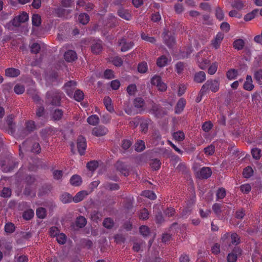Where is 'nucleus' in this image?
Here are the masks:
<instances>
[{
  "label": "nucleus",
  "instance_id": "1",
  "mask_svg": "<svg viewBox=\"0 0 262 262\" xmlns=\"http://www.w3.org/2000/svg\"><path fill=\"white\" fill-rule=\"evenodd\" d=\"M62 94L57 91L50 92L47 94L48 101L52 105H58L60 103Z\"/></svg>",
  "mask_w": 262,
  "mask_h": 262
},
{
  "label": "nucleus",
  "instance_id": "2",
  "mask_svg": "<svg viewBox=\"0 0 262 262\" xmlns=\"http://www.w3.org/2000/svg\"><path fill=\"white\" fill-rule=\"evenodd\" d=\"M151 83L155 85L160 91H164L166 90L167 86L166 84L162 82L160 76L155 75L151 79Z\"/></svg>",
  "mask_w": 262,
  "mask_h": 262
},
{
  "label": "nucleus",
  "instance_id": "3",
  "mask_svg": "<svg viewBox=\"0 0 262 262\" xmlns=\"http://www.w3.org/2000/svg\"><path fill=\"white\" fill-rule=\"evenodd\" d=\"M29 19V16L27 13L23 12L20 15L16 16L12 21L13 26L18 27L20 23H23L27 21Z\"/></svg>",
  "mask_w": 262,
  "mask_h": 262
},
{
  "label": "nucleus",
  "instance_id": "4",
  "mask_svg": "<svg viewBox=\"0 0 262 262\" xmlns=\"http://www.w3.org/2000/svg\"><path fill=\"white\" fill-rule=\"evenodd\" d=\"M77 149L80 155H82L86 147V140L82 136L78 137L77 141Z\"/></svg>",
  "mask_w": 262,
  "mask_h": 262
},
{
  "label": "nucleus",
  "instance_id": "5",
  "mask_svg": "<svg viewBox=\"0 0 262 262\" xmlns=\"http://www.w3.org/2000/svg\"><path fill=\"white\" fill-rule=\"evenodd\" d=\"M212 174V170L210 167H203L197 172V176L201 179H207Z\"/></svg>",
  "mask_w": 262,
  "mask_h": 262
},
{
  "label": "nucleus",
  "instance_id": "6",
  "mask_svg": "<svg viewBox=\"0 0 262 262\" xmlns=\"http://www.w3.org/2000/svg\"><path fill=\"white\" fill-rule=\"evenodd\" d=\"M119 46L121 47V51L122 52H126L133 48L134 44L132 41H126L125 39H121L119 42Z\"/></svg>",
  "mask_w": 262,
  "mask_h": 262
},
{
  "label": "nucleus",
  "instance_id": "7",
  "mask_svg": "<svg viewBox=\"0 0 262 262\" xmlns=\"http://www.w3.org/2000/svg\"><path fill=\"white\" fill-rule=\"evenodd\" d=\"M151 121L149 119H141L138 123H140V131L146 134L148 129V126L151 124Z\"/></svg>",
  "mask_w": 262,
  "mask_h": 262
},
{
  "label": "nucleus",
  "instance_id": "8",
  "mask_svg": "<svg viewBox=\"0 0 262 262\" xmlns=\"http://www.w3.org/2000/svg\"><path fill=\"white\" fill-rule=\"evenodd\" d=\"M108 132V129L104 126H99L95 127L92 130V134L94 136L100 137L106 135Z\"/></svg>",
  "mask_w": 262,
  "mask_h": 262
},
{
  "label": "nucleus",
  "instance_id": "9",
  "mask_svg": "<svg viewBox=\"0 0 262 262\" xmlns=\"http://www.w3.org/2000/svg\"><path fill=\"white\" fill-rule=\"evenodd\" d=\"M220 243L223 248H226L230 246V234L229 233H225L223 234L221 236Z\"/></svg>",
  "mask_w": 262,
  "mask_h": 262
},
{
  "label": "nucleus",
  "instance_id": "10",
  "mask_svg": "<svg viewBox=\"0 0 262 262\" xmlns=\"http://www.w3.org/2000/svg\"><path fill=\"white\" fill-rule=\"evenodd\" d=\"M224 37V34L222 33H218L212 41V45L215 49H218L220 44Z\"/></svg>",
  "mask_w": 262,
  "mask_h": 262
},
{
  "label": "nucleus",
  "instance_id": "11",
  "mask_svg": "<svg viewBox=\"0 0 262 262\" xmlns=\"http://www.w3.org/2000/svg\"><path fill=\"white\" fill-rule=\"evenodd\" d=\"M171 61L170 58H168L165 55H162L157 60V65L160 68L166 66Z\"/></svg>",
  "mask_w": 262,
  "mask_h": 262
},
{
  "label": "nucleus",
  "instance_id": "12",
  "mask_svg": "<svg viewBox=\"0 0 262 262\" xmlns=\"http://www.w3.org/2000/svg\"><path fill=\"white\" fill-rule=\"evenodd\" d=\"M65 60L68 62H72L77 59V54L73 50H69L64 54Z\"/></svg>",
  "mask_w": 262,
  "mask_h": 262
},
{
  "label": "nucleus",
  "instance_id": "13",
  "mask_svg": "<svg viewBox=\"0 0 262 262\" xmlns=\"http://www.w3.org/2000/svg\"><path fill=\"white\" fill-rule=\"evenodd\" d=\"M197 61L199 67L202 69H205L210 64V60L208 57L200 58V55L198 56Z\"/></svg>",
  "mask_w": 262,
  "mask_h": 262
},
{
  "label": "nucleus",
  "instance_id": "14",
  "mask_svg": "<svg viewBox=\"0 0 262 262\" xmlns=\"http://www.w3.org/2000/svg\"><path fill=\"white\" fill-rule=\"evenodd\" d=\"M116 167L117 169L120 171L124 176H126L128 174V168L122 162H117L116 164Z\"/></svg>",
  "mask_w": 262,
  "mask_h": 262
},
{
  "label": "nucleus",
  "instance_id": "15",
  "mask_svg": "<svg viewBox=\"0 0 262 262\" xmlns=\"http://www.w3.org/2000/svg\"><path fill=\"white\" fill-rule=\"evenodd\" d=\"M241 254V250L239 249L234 250L233 252L229 253L227 256L228 262H236L238 254Z\"/></svg>",
  "mask_w": 262,
  "mask_h": 262
},
{
  "label": "nucleus",
  "instance_id": "16",
  "mask_svg": "<svg viewBox=\"0 0 262 262\" xmlns=\"http://www.w3.org/2000/svg\"><path fill=\"white\" fill-rule=\"evenodd\" d=\"M6 75L10 77H15L20 74L19 70L14 68H8L6 70Z\"/></svg>",
  "mask_w": 262,
  "mask_h": 262
},
{
  "label": "nucleus",
  "instance_id": "17",
  "mask_svg": "<svg viewBox=\"0 0 262 262\" xmlns=\"http://www.w3.org/2000/svg\"><path fill=\"white\" fill-rule=\"evenodd\" d=\"M254 88L252 84V77L250 75H247L246 77V81L244 84V88L247 91H251Z\"/></svg>",
  "mask_w": 262,
  "mask_h": 262
},
{
  "label": "nucleus",
  "instance_id": "18",
  "mask_svg": "<svg viewBox=\"0 0 262 262\" xmlns=\"http://www.w3.org/2000/svg\"><path fill=\"white\" fill-rule=\"evenodd\" d=\"M88 195L86 191H81L78 192L74 197L73 198V201L75 203H78L82 200Z\"/></svg>",
  "mask_w": 262,
  "mask_h": 262
},
{
  "label": "nucleus",
  "instance_id": "19",
  "mask_svg": "<svg viewBox=\"0 0 262 262\" xmlns=\"http://www.w3.org/2000/svg\"><path fill=\"white\" fill-rule=\"evenodd\" d=\"M186 103V100L184 98H181L177 103L176 107L175 112L177 114L180 113L184 109Z\"/></svg>",
  "mask_w": 262,
  "mask_h": 262
},
{
  "label": "nucleus",
  "instance_id": "20",
  "mask_svg": "<svg viewBox=\"0 0 262 262\" xmlns=\"http://www.w3.org/2000/svg\"><path fill=\"white\" fill-rule=\"evenodd\" d=\"M207 82H209L208 87L212 92H216L219 89V83L217 80H208Z\"/></svg>",
  "mask_w": 262,
  "mask_h": 262
},
{
  "label": "nucleus",
  "instance_id": "21",
  "mask_svg": "<svg viewBox=\"0 0 262 262\" xmlns=\"http://www.w3.org/2000/svg\"><path fill=\"white\" fill-rule=\"evenodd\" d=\"M118 14L120 17L127 20H130L131 18V15L129 12L123 9L118 10Z\"/></svg>",
  "mask_w": 262,
  "mask_h": 262
},
{
  "label": "nucleus",
  "instance_id": "22",
  "mask_svg": "<svg viewBox=\"0 0 262 262\" xmlns=\"http://www.w3.org/2000/svg\"><path fill=\"white\" fill-rule=\"evenodd\" d=\"M70 183L73 186H78L81 185L82 180L79 176L75 174L71 177L70 179Z\"/></svg>",
  "mask_w": 262,
  "mask_h": 262
},
{
  "label": "nucleus",
  "instance_id": "23",
  "mask_svg": "<svg viewBox=\"0 0 262 262\" xmlns=\"http://www.w3.org/2000/svg\"><path fill=\"white\" fill-rule=\"evenodd\" d=\"M87 122L89 124L94 126L99 122V118L97 115H93L88 118Z\"/></svg>",
  "mask_w": 262,
  "mask_h": 262
},
{
  "label": "nucleus",
  "instance_id": "24",
  "mask_svg": "<svg viewBox=\"0 0 262 262\" xmlns=\"http://www.w3.org/2000/svg\"><path fill=\"white\" fill-rule=\"evenodd\" d=\"M206 78V74L203 71H200L195 74L194 80L198 83L203 82Z\"/></svg>",
  "mask_w": 262,
  "mask_h": 262
},
{
  "label": "nucleus",
  "instance_id": "25",
  "mask_svg": "<svg viewBox=\"0 0 262 262\" xmlns=\"http://www.w3.org/2000/svg\"><path fill=\"white\" fill-rule=\"evenodd\" d=\"M102 50V43L101 41L99 40L96 43L93 45L92 46V51L93 53L96 54L99 53Z\"/></svg>",
  "mask_w": 262,
  "mask_h": 262
},
{
  "label": "nucleus",
  "instance_id": "26",
  "mask_svg": "<svg viewBox=\"0 0 262 262\" xmlns=\"http://www.w3.org/2000/svg\"><path fill=\"white\" fill-rule=\"evenodd\" d=\"M86 224V220L85 217L83 216H79L77 218L75 225L78 228H82L85 226Z\"/></svg>",
  "mask_w": 262,
  "mask_h": 262
},
{
  "label": "nucleus",
  "instance_id": "27",
  "mask_svg": "<svg viewBox=\"0 0 262 262\" xmlns=\"http://www.w3.org/2000/svg\"><path fill=\"white\" fill-rule=\"evenodd\" d=\"M173 138L177 141H182L185 138L184 133L182 131H178L172 135Z\"/></svg>",
  "mask_w": 262,
  "mask_h": 262
},
{
  "label": "nucleus",
  "instance_id": "28",
  "mask_svg": "<svg viewBox=\"0 0 262 262\" xmlns=\"http://www.w3.org/2000/svg\"><path fill=\"white\" fill-rule=\"evenodd\" d=\"M60 200L63 203H69L73 201V198L69 193H64L61 195Z\"/></svg>",
  "mask_w": 262,
  "mask_h": 262
},
{
  "label": "nucleus",
  "instance_id": "29",
  "mask_svg": "<svg viewBox=\"0 0 262 262\" xmlns=\"http://www.w3.org/2000/svg\"><path fill=\"white\" fill-rule=\"evenodd\" d=\"M78 20L80 23L85 25L89 21L90 17L85 13H81L79 15Z\"/></svg>",
  "mask_w": 262,
  "mask_h": 262
},
{
  "label": "nucleus",
  "instance_id": "30",
  "mask_svg": "<svg viewBox=\"0 0 262 262\" xmlns=\"http://www.w3.org/2000/svg\"><path fill=\"white\" fill-rule=\"evenodd\" d=\"M112 100L111 99L108 97H105L104 99V104L106 107V108L107 110L108 111L110 112H112L113 111L114 108L113 106L112 105Z\"/></svg>",
  "mask_w": 262,
  "mask_h": 262
},
{
  "label": "nucleus",
  "instance_id": "31",
  "mask_svg": "<svg viewBox=\"0 0 262 262\" xmlns=\"http://www.w3.org/2000/svg\"><path fill=\"white\" fill-rule=\"evenodd\" d=\"M245 45L244 41L242 39H238L235 40L233 42V47L238 50H242Z\"/></svg>",
  "mask_w": 262,
  "mask_h": 262
},
{
  "label": "nucleus",
  "instance_id": "32",
  "mask_svg": "<svg viewBox=\"0 0 262 262\" xmlns=\"http://www.w3.org/2000/svg\"><path fill=\"white\" fill-rule=\"evenodd\" d=\"M150 165L153 170H158L160 168L161 163L157 159H152L150 162Z\"/></svg>",
  "mask_w": 262,
  "mask_h": 262
},
{
  "label": "nucleus",
  "instance_id": "33",
  "mask_svg": "<svg viewBox=\"0 0 262 262\" xmlns=\"http://www.w3.org/2000/svg\"><path fill=\"white\" fill-rule=\"evenodd\" d=\"M238 75L237 71L235 69H230L227 73V77L230 80H233L236 78Z\"/></svg>",
  "mask_w": 262,
  "mask_h": 262
},
{
  "label": "nucleus",
  "instance_id": "34",
  "mask_svg": "<svg viewBox=\"0 0 262 262\" xmlns=\"http://www.w3.org/2000/svg\"><path fill=\"white\" fill-rule=\"evenodd\" d=\"M32 22L33 26H39L41 24V17L38 14H33L32 17Z\"/></svg>",
  "mask_w": 262,
  "mask_h": 262
},
{
  "label": "nucleus",
  "instance_id": "35",
  "mask_svg": "<svg viewBox=\"0 0 262 262\" xmlns=\"http://www.w3.org/2000/svg\"><path fill=\"white\" fill-rule=\"evenodd\" d=\"M230 244L234 245H237L239 243V238L238 235L235 233L230 234Z\"/></svg>",
  "mask_w": 262,
  "mask_h": 262
},
{
  "label": "nucleus",
  "instance_id": "36",
  "mask_svg": "<svg viewBox=\"0 0 262 262\" xmlns=\"http://www.w3.org/2000/svg\"><path fill=\"white\" fill-rule=\"evenodd\" d=\"M253 173V170L252 168L250 166H248V167H246L244 169L243 172V176L245 178H250L251 176H252Z\"/></svg>",
  "mask_w": 262,
  "mask_h": 262
},
{
  "label": "nucleus",
  "instance_id": "37",
  "mask_svg": "<svg viewBox=\"0 0 262 262\" xmlns=\"http://www.w3.org/2000/svg\"><path fill=\"white\" fill-rule=\"evenodd\" d=\"M145 148V143L142 140L138 141L135 144V150L137 151H142Z\"/></svg>",
  "mask_w": 262,
  "mask_h": 262
},
{
  "label": "nucleus",
  "instance_id": "38",
  "mask_svg": "<svg viewBox=\"0 0 262 262\" xmlns=\"http://www.w3.org/2000/svg\"><path fill=\"white\" fill-rule=\"evenodd\" d=\"M63 116V112L61 110L57 109L54 111L52 114L53 118L55 120H58L61 118Z\"/></svg>",
  "mask_w": 262,
  "mask_h": 262
},
{
  "label": "nucleus",
  "instance_id": "39",
  "mask_svg": "<svg viewBox=\"0 0 262 262\" xmlns=\"http://www.w3.org/2000/svg\"><path fill=\"white\" fill-rule=\"evenodd\" d=\"M83 97L84 94L81 91L77 90L75 91L74 98L76 101H80L83 99Z\"/></svg>",
  "mask_w": 262,
  "mask_h": 262
},
{
  "label": "nucleus",
  "instance_id": "40",
  "mask_svg": "<svg viewBox=\"0 0 262 262\" xmlns=\"http://www.w3.org/2000/svg\"><path fill=\"white\" fill-rule=\"evenodd\" d=\"M34 215V211L32 209H29L23 213V218L26 220H30Z\"/></svg>",
  "mask_w": 262,
  "mask_h": 262
},
{
  "label": "nucleus",
  "instance_id": "41",
  "mask_svg": "<svg viewBox=\"0 0 262 262\" xmlns=\"http://www.w3.org/2000/svg\"><path fill=\"white\" fill-rule=\"evenodd\" d=\"M142 195L151 200H154L156 198V194L151 191L146 190L142 192Z\"/></svg>",
  "mask_w": 262,
  "mask_h": 262
},
{
  "label": "nucleus",
  "instance_id": "42",
  "mask_svg": "<svg viewBox=\"0 0 262 262\" xmlns=\"http://www.w3.org/2000/svg\"><path fill=\"white\" fill-rule=\"evenodd\" d=\"M11 194V190L10 188L4 187L1 192V196L4 198L10 197Z\"/></svg>",
  "mask_w": 262,
  "mask_h": 262
},
{
  "label": "nucleus",
  "instance_id": "43",
  "mask_svg": "<svg viewBox=\"0 0 262 262\" xmlns=\"http://www.w3.org/2000/svg\"><path fill=\"white\" fill-rule=\"evenodd\" d=\"M232 6L237 10H241L244 7V4L241 0H235L232 4Z\"/></svg>",
  "mask_w": 262,
  "mask_h": 262
},
{
  "label": "nucleus",
  "instance_id": "44",
  "mask_svg": "<svg viewBox=\"0 0 262 262\" xmlns=\"http://www.w3.org/2000/svg\"><path fill=\"white\" fill-rule=\"evenodd\" d=\"M134 105L137 108H141L144 105V101L141 98H137L134 100Z\"/></svg>",
  "mask_w": 262,
  "mask_h": 262
},
{
  "label": "nucleus",
  "instance_id": "45",
  "mask_svg": "<svg viewBox=\"0 0 262 262\" xmlns=\"http://www.w3.org/2000/svg\"><path fill=\"white\" fill-rule=\"evenodd\" d=\"M36 215L40 219H43L46 215V210L45 208L40 207L36 210Z\"/></svg>",
  "mask_w": 262,
  "mask_h": 262
},
{
  "label": "nucleus",
  "instance_id": "46",
  "mask_svg": "<svg viewBox=\"0 0 262 262\" xmlns=\"http://www.w3.org/2000/svg\"><path fill=\"white\" fill-rule=\"evenodd\" d=\"M215 16L219 20H222L224 18L223 11L220 7L216 8L215 10Z\"/></svg>",
  "mask_w": 262,
  "mask_h": 262
},
{
  "label": "nucleus",
  "instance_id": "47",
  "mask_svg": "<svg viewBox=\"0 0 262 262\" xmlns=\"http://www.w3.org/2000/svg\"><path fill=\"white\" fill-rule=\"evenodd\" d=\"M104 187L110 190H116L119 188V185L116 183H106Z\"/></svg>",
  "mask_w": 262,
  "mask_h": 262
},
{
  "label": "nucleus",
  "instance_id": "48",
  "mask_svg": "<svg viewBox=\"0 0 262 262\" xmlns=\"http://www.w3.org/2000/svg\"><path fill=\"white\" fill-rule=\"evenodd\" d=\"M127 92L130 95H134L137 91L136 85L134 84H131L127 88Z\"/></svg>",
  "mask_w": 262,
  "mask_h": 262
},
{
  "label": "nucleus",
  "instance_id": "49",
  "mask_svg": "<svg viewBox=\"0 0 262 262\" xmlns=\"http://www.w3.org/2000/svg\"><path fill=\"white\" fill-rule=\"evenodd\" d=\"M56 240L60 244H63L66 243L67 238L63 233H59L56 236Z\"/></svg>",
  "mask_w": 262,
  "mask_h": 262
},
{
  "label": "nucleus",
  "instance_id": "50",
  "mask_svg": "<svg viewBox=\"0 0 262 262\" xmlns=\"http://www.w3.org/2000/svg\"><path fill=\"white\" fill-rule=\"evenodd\" d=\"M148 69L147 64L146 62H142L138 65V70L140 73H146Z\"/></svg>",
  "mask_w": 262,
  "mask_h": 262
},
{
  "label": "nucleus",
  "instance_id": "51",
  "mask_svg": "<svg viewBox=\"0 0 262 262\" xmlns=\"http://www.w3.org/2000/svg\"><path fill=\"white\" fill-rule=\"evenodd\" d=\"M149 213L147 210L145 208L143 209L140 211L139 216L140 219L146 220L148 218Z\"/></svg>",
  "mask_w": 262,
  "mask_h": 262
},
{
  "label": "nucleus",
  "instance_id": "52",
  "mask_svg": "<svg viewBox=\"0 0 262 262\" xmlns=\"http://www.w3.org/2000/svg\"><path fill=\"white\" fill-rule=\"evenodd\" d=\"M103 224L105 228H111L114 226V222L111 218H106L104 220Z\"/></svg>",
  "mask_w": 262,
  "mask_h": 262
},
{
  "label": "nucleus",
  "instance_id": "53",
  "mask_svg": "<svg viewBox=\"0 0 262 262\" xmlns=\"http://www.w3.org/2000/svg\"><path fill=\"white\" fill-rule=\"evenodd\" d=\"M204 152L207 155H212L213 154L215 151V147L212 145H210L207 147L205 148Z\"/></svg>",
  "mask_w": 262,
  "mask_h": 262
},
{
  "label": "nucleus",
  "instance_id": "54",
  "mask_svg": "<svg viewBox=\"0 0 262 262\" xmlns=\"http://www.w3.org/2000/svg\"><path fill=\"white\" fill-rule=\"evenodd\" d=\"M217 69V64L216 62L213 63L208 68V73L210 75L215 73Z\"/></svg>",
  "mask_w": 262,
  "mask_h": 262
},
{
  "label": "nucleus",
  "instance_id": "55",
  "mask_svg": "<svg viewBox=\"0 0 262 262\" xmlns=\"http://www.w3.org/2000/svg\"><path fill=\"white\" fill-rule=\"evenodd\" d=\"M251 154L255 159H259L260 157V150L258 148H255L252 149L251 150Z\"/></svg>",
  "mask_w": 262,
  "mask_h": 262
},
{
  "label": "nucleus",
  "instance_id": "56",
  "mask_svg": "<svg viewBox=\"0 0 262 262\" xmlns=\"http://www.w3.org/2000/svg\"><path fill=\"white\" fill-rule=\"evenodd\" d=\"M15 93L17 94H21L25 91V88L23 85L16 84L14 88Z\"/></svg>",
  "mask_w": 262,
  "mask_h": 262
},
{
  "label": "nucleus",
  "instance_id": "57",
  "mask_svg": "<svg viewBox=\"0 0 262 262\" xmlns=\"http://www.w3.org/2000/svg\"><path fill=\"white\" fill-rule=\"evenodd\" d=\"M35 128V125L34 121H29L26 123V129L28 132H32Z\"/></svg>",
  "mask_w": 262,
  "mask_h": 262
},
{
  "label": "nucleus",
  "instance_id": "58",
  "mask_svg": "<svg viewBox=\"0 0 262 262\" xmlns=\"http://www.w3.org/2000/svg\"><path fill=\"white\" fill-rule=\"evenodd\" d=\"M226 195L225 189L223 188H220L216 193V197L217 199H222Z\"/></svg>",
  "mask_w": 262,
  "mask_h": 262
},
{
  "label": "nucleus",
  "instance_id": "59",
  "mask_svg": "<svg viewBox=\"0 0 262 262\" xmlns=\"http://www.w3.org/2000/svg\"><path fill=\"white\" fill-rule=\"evenodd\" d=\"M98 167V163L96 161H91L87 164V168L91 170H95Z\"/></svg>",
  "mask_w": 262,
  "mask_h": 262
},
{
  "label": "nucleus",
  "instance_id": "60",
  "mask_svg": "<svg viewBox=\"0 0 262 262\" xmlns=\"http://www.w3.org/2000/svg\"><path fill=\"white\" fill-rule=\"evenodd\" d=\"M5 231L7 233H12L15 230V227L12 223H7L5 227Z\"/></svg>",
  "mask_w": 262,
  "mask_h": 262
},
{
  "label": "nucleus",
  "instance_id": "61",
  "mask_svg": "<svg viewBox=\"0 0 262 262\" xmlns=\"http://www.w3.org/2000/svg\"><path fill=\"white\" fill-rule=\"evenodd\" d=\"M141 38L142 39L148 41L151 43H154L156 41L155 38L152 37H149L147 34H146L144 33H142L141 34Z\"/></svg>",
  "mask_w": 262,
  "mask_h": 262
},
{
  "label": "nucleus",
  "instance_id": "62",
  "mask_svg": "<svg viewBox=\"0 0 262 262\" xmlns=\"http://www.w3.org/2000/svg\"><path fill=\"white\" fill-rule=\"evenodd\" d=\"M40 47L37 43H34L31 46V51L32 53L37 54L40 50Z\"/></svg>",
  "mask_w": 262,
  "mask_h": 262
},
{
  "label": "nucleus",
  "instance_id": "63",
  "mask_svg": "<svg viewBox=\"0 0 262 262\" xmlns=\"http://www.w3.org/2000/svg\"><path fill=\"white\" fill-rule=\"evenodd\" d=\"M140 232L142 235L146 236L147 235H148V234L149 233V228L147 226H142L140 228Z\"/></svg>",
  "mask_w": 262,
  "mask_h": 262
},
{
  "label": "nucleus",
  "instance_id": "64",
  "mask_svg": "<svg viewBox=\"0 0 262 262\" xmlns=\"http://www.w3.org/2000/svg\"><path fill=\"white\" fill-rule=\"evenodd\" d=\"M254 78L257 81H260L262 79V70H259L256 71L254 74Z\"/></svg>",
  "mask_w": 262,
  "mask_h": 262
}]
</instances>
